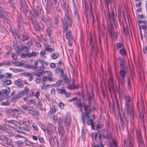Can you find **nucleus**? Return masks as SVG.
<instances>
[{
  "mask_svg": "<svg viewBox=\"0 0 147 147\" xmlns=\"http://www.w3.org/2000/svg\"><path fill=\"white\" fill-rule=\"evenodd\" d=\"M61 6L65 12V17H63L67 20L68 25L70 26L71 24V16L69 10L68 4L65 0H59Z\"/></svg>",
  "mask_w": 147,
  "mask_h": 147,
  "instance_id": "obj_1",
  "label": "nucleus"
},
{
  "mask_svg": "<svg viewBox=\"0 0 147 147\" xmlns=\"http://www.w3.org/2000/svg\"><path fill=\"white\" fill-rule=\"evenodd\" d=\"M125 108L127 113H131L132 115L133 111V98L129 95L125 96Z\"/></svg>",
  "mask_w": 147,
  "mask_h": 147,
  "instance_id": "obj_2",
  "label": "nucleus"
},
{
  "mask_svg": "<svg viewBox=\"0 0 147 147\" xmlns=\"http://www.w3.org/2000/svg\"><path fill=\"white\" fill-rule=\"evenodd\" d=\"M61 21L63 25V27L65 32L66 33L65 36L67 39H74V36L72 34L71 32L68 30V27H71L72 25V21H71V24L70 26L68 25L67 21L64 18H62L61 19Z\"/></svg>",
  "mask_w": 147,
  "mask_h": 147,
  "instance_id": "obj_3",
  "label": "nucleus"
},
{
  "mask_svg": "<svg viewBox=\"0 0 147 147\" xmlns=\"http://www.w3.org/2000/svg\"><path fill=\"white\" fill-rule=\"evenodd\" d=\"M108 87L109 91L112 92H114L117 89L116 81L114 80L111 76L110 77L109 80Z\"/></svg>",
  "mask_w": 147,
  "mask_h": 147,
  "instance_id": "obj_4",
  "label": "nucleus"
},
{
  "mask_svg": "<svg viewBox=\"0 0 147 147\" xmlns=\"http://www.w3.org/2000/svg\"><path fill=\"white\" fill-rule=\"evenodd\" d=\"M117 14H115L113 9L111 8V12L107 15V18L109 20H112L113 24L116 26L117 24L116 20Z\"/></svg>",
  "mask_w": 147,
  "mask_h": 147,
  "instance_id": "obj_5",
  "label": "nucleus"
},
{
  "mask_svg": "<svg viewBox=\"0 0 147 147\" xmlns=\"http://www.w3.org/2000/svg\"><path fill=\"white\" fill-rule=\"evenodd\" d=\"M73 5V11L74 13V20L75 22L76 23H78L80 20V17L78 12L77 10V6L75 3V1L74 0H72Z\"/></svg>",
  "mask_w": 147,
  "mask_h": 147,
  "instance_id": "obj_6",
  "label": "nucleus"
},
{
  "mask_svg": "<svg viewBox=\"0 0 147 147\" xmlns=\"http://www.w3.org/2000/svg\"><path fill=\"white\" fill-rule=\"evenodd\" d=\"M10 92V89L9 88H7L5 89L2 90L0 91V102L2 101L4 97L9 95Z\"/></svg>",
  "mask_w": 147,
  "mask_h": 147,
  "instance_id": "obj_7",
  "label": "nucleus"
},
{
  "mask_svg": "<svg viewBox=\"0 0 147 147\" xmlns=\"http://www.w3.org/2000/svg\"><path fill=\"white\" fill-rule=\"evenodd\" d=\"M84 111V115L85 119L86 120H87L89 117V113L91 111V109H89L88 107L85 104L83 107Z\"/></svg>",
  "mask_w": 147,
  "mask_h": 147,
  "instance_id": "obj_8",
  "label": "nucleus"
},
{
  "mask_svg": "<svg viewBox=\"0 0 147 147\" xmlns=\"http://www.w3.org/2000/svg\"><path fill=\"white\" fill-rule=\"evenodd\" d=\"M49 25L50 26H49V25H47V32L49 38L52 39L53 37L52 36V33L51 32V27L53 25V23L51 19H50V24Z\"/></svg>",
  "mask_w": 147,
  "mask_h": 147,
  "instance_id": "obj_9",
  "label": "nucleus"
},
{
  "mask_svg": "<svg viewBox=\"0 0 147 147\" xmlns=\"http://www.w3.org/2000/svg\"><path fill=\"white\" fill-rule=\"evenodd\" d=\"M4 121L5 123V125L9 126L11 128H15L16 127V125L14 124L15 121L13 120H11L9 121L5 119Z\"/></svg>",
  "mask_w": 147,
  "mask_h": 147,
  "instance_id": "obj_10",
  "label": "nucleus"
},
{
  "mask_svg": "<svg viewBox=\"0 0 147 147\" xmlns=\"http://www.w3.org/2000/svg\"><path fill=\"white\" fill-rule=\"evenodd\" d=\"M128 140L129 142V146H134V135L132 133L128 134Z\"/></svg>",
  "mask_w": 147,
  "mask_h": 147,
  "instance_id": "obj_11",
  "label": "nucleus"
},
{
  "mask_svg": "<svg viewBox=\"0 0 147 147\" xmlns=\"http://www.w3.org/2000/svg\"><path fill=\"white\" fill-rule=\"evenodd\" d=\"M48 134L50 138V144L54 146L55 144V140L56 138V136H54V134H52L51 132H48Z\"/></svg>",
  "mask_w": 147,
  "mask_h": 147,
  "instance_id": "obj_12",
  "label": "nucleus"
},
{
  "mask_svg": "<svg viewBox=\"0 0 147 147\" xmlns=\"http://www.w3.org/2000/svg\"><path fill=\"white\" fill-rule=\"evenodd\" d=\"M48 127L50 131H48V132H51L53 134L56 131V129L55 127L52 124L49 123L48 124Z\"/></svg>",
  "mask_w": 147,
  "mask_h": 147,
  "instance_id": "obj_13",
  "label": "nucleus"
},
{
  "mask_svg": "<svg viewBox=\"0 0 147 147\" xmlns=\"http://www.w3.org/2000/svg\"><path fill=\"white\" fill-rule=\"evenodd\" d=\"M1 140L6 144L10 145L12 142L11 140L5 136H3L1 139Z\"/></svg>",
  "mask_w": 147,
  "mask_h": 147,
  "instance_id": "obj_14",
  "label": "nucleus"
},
{
  "mask_svg": "<svg viewBox=\"0 0 147 147\" xmlns=\"http://www.w3.org/2000/svg\"><path fill=\"white\" fill-rule=\"evenodd\" d=\"M3 131H5L7 133L9 136L11 137H13L15 136V134L13 133L12 131L7 128L6 126H5Z\"/></svg>",
  "mask_w": 147,
  "mask_h": 147,
  "instance_id": "obj_15",
  "label": "nucleus"
},
{
  "mask_svg": "<svg viewBox=\"0 0 147 147\" xmlns=\"http://www.w3.org/2000/svg\"><path fill=\"white\" fill-rule=\"evenodd\" d=\"M56 108L55 107L51 108L48 113V116L50 117H52L53 115L54 114V113L56 112Z\"/></svg>",
  "mask_w": 147,
  "mask_h": 147,
  "instance_id": "obj_16",
  "label": "nucleus"
},
{
  "mask_svg": "<svg viewBox=\"0 0 147 147\" xmlns=\"http://www.w3.org/2000/svg\"><path fill=\"white\" fill-rule=\"evenodd\" d=\"M20 110L18 109H7L6 110V112L8 114H11L19 112Z\"/></svg>",
  "mask_w": 147,
  "mask_h": 147,
  "instance_id": "obj_17",
  "label": "nucleus"
},
{
  "mask_svg": "<svg viewBox=\"0 0 147 147\" xmlns=\"http://www.w3.org/2000/svg\"><path fill=\"white\" fill-rule=\"evenodd\" d=\"M41 19L42 21L46 24L47 25H49V23L50 24V19H47L45 16L42 15L41 16Z\"/></svg>",
  "mask_w": 147,
  "mask_h": 147,
  "instance_id": "obj_18",
  "label": "nucleus"
},
{
  "mask_svg": "<svg viewBox=\"0 0 147 147\" xmlns=\"http://www.w3.org/2000/svg\"><path fill=\"white\" fill-rule=\"evenodd\" d=\"M130 71L131 78L133 80L135 77V74L133 65L129 67Z\"/></svg>",
  "mask_w": 147,
  "mask_h": 147,
  "instance_id": "obj_19",
  "label": "nucleus"
},
{
  "mask_svg": "<svg viewBox=\"0 0 147 147\" xmlns=\"http://www.w3.org/2000/svg\"><path fill=\"white\" fill-rule=\"evenodd\" d=\"M20 9L25 14L28 13V7L26 5L20 6Z\"/></svg>",
  "mask_w": 147,
  "mask_h": 147,
  "instance_id": "obj_20",
  "label": "nucleus"
},
{
  "mask_svg": "<svg viewBox=\"0 0 147 147\" xmlns=\"http://www.w3.org/2000/svg\"><path fill=\"white\" fill-rule=\"evenodd\" d=\"M138 143L139 147H144V144L141 135H139L138 137Z\"/></svg>",
  "mask_w": 147,
  "mask_h": 147,
  "instance_id": "obj_21",
  "label": "nucleus"
},
{
  "mask_svg": "<svg viewBox=\"0 0 147 147\" xmlns=\"http://www.w3.org/2000/svg\"><path fill=\"white\" fill-rule=\"evenodd\" d=\"M128 115H129V117L130 118V124L132 127H134V111L132 112V115L131 113H127Z\"/></svg>",
  "mask_w": 147,
  "mask_h": 147,
  "instance_id": "obj_22",
  "label": "nucleus"
},
{
  "mask_svg": "<svg viewBox=\"0 0 147 147\" xmlns=\"http://www.w3.org/2000/svg\"><path fill=\"white\" fill-rule=\"evenodd\" d=\"M64 122L67 124L68 126L69 125L71 122V117L69 115H67L66 118L64 120Z\"/></svg>",
  "mask_w": 147,
  "mask_h": 147,
  "instance_id": "obj_23",
  "label": "nucleus"
},
{
  "mask_svg": "<svg viewBox=\"0 0 147 147\" xmlns=\"http://www.w3.org/2000/svg\"><path fill=\"white\" fill-rule=\"evenodd\" d=\"M62 141L61 147H66V144L67 143V138L65 137L62 138H60Z\"/></svg>",
  "mask_w": 147,
  "mask_h": 147,
  "instance_id": "obj_24",
  "label": "nucleus"
},
{
  "mask_svg": "<svg viewBox=\"0 0 147 147\" xmlns=\"http://www.w3.org/2000/svg\"><path fill=\"white\" fill-rule=\"evenodd\" d=\"M119 61L120 65L122 67L123 69H126L125 67V60L124 59H122L121 57H119Z\"/></svg>",
  "mask_w": 147,
  "mask_h": 147,
  "instance_id": "obj_25",
  "label": "nucleus"
},
{
  "mask_svg": "<svg viewBox=\"0 0 147 147\" xmlns=\"http://www.w3.org/2000/svg\"><path fill=\"white\" fill-rule=\"evenodd\" d=\"M91 51L92 52H93L95 54L97 52V49L96 47V45L94 42L93 43L92 45H91Z\"/></svg>",
  "mask_w": 147,
  "mask_h": 147,
  "instance_id": "obj_26",
  "label": "nucleus"
},
{
  "mask_svg": "<svg viewBox=\"0 0 147 147\" xmlns=\"http://www.w3.org/2000/svg\"><path fill=\"white\" fill-rule=\"evenodd\" d=\"M94 94L92 92L88 94V100L90 104H91V102L92 101V100L94 98Z\"/></svg>",
  "mask_w": 147,
  "mask_h": 147,
  "instance_id": "obj_27",
  "label": "nucleus"
},
{
  "mask_svg": "<svg viewBox=\"0 0 147 147\" xmlns=\"http://www.w3.org/2000/svg\"><path fill=\"white\" fill-rule=\"evenodd\" d=\"M58 133L61 137V138L65 137L64 136L63 133V128L62 127H58Z\"/></svg>",
  "mask_w": 147,
  "mask_h": 147,
  "instance_id": "obj_28",
  "label": "nucleus"
},
{
  "mask_svg": "<svg viewBox=\"0 0 147 147\" xmlns=\"http://www.w3.org/2000/svg\"><path fill=\"white\" fill-rule=\"evenodd\" d=\"M54 27L57 28L59 26L58 23H59V18L57 16L54 17Z\"/></svg>",
  "mask_w": 147,
  "mask_h": 147,
  "instance_id": "obj_29",
  "label": "nucleus"
},
{
  "mask_svg": "<svg viewBox=\"0 0 147 147\" xmlns=\"http://www.w3.org/2000/svg\"><path fill=\"white\" fill-rule=\"evenodd\" d=\"M19 80V79H18V80L16 81L15 83L18 88H22L23 87L24 85L22 82Z\"/></svg>",
  "mask_w": 147,
  "mask_h": 147,
  "instance_id": "obj_30",
  "label": "nucleus"
},
{
  "mask_svg": "<svg viewBox=\"0 0 147 147\" xmlns=\"http://www.w3.org/2000/svg\"><path fill=\"white\" fill-rule=\"evenodd\" d=\"M87 124L91 126V129L92 130L94 129L95 126L94 125V121L92 119H90L88 120Z\"/></svg>",
  "mask_w": 147,
  "mask_h": 147,
  "instance_id": "obj_31",
  "label": "nucleus"
},
{
  "mask_svg": "<svg viewBox=\"0 0 147 147\" xmlns=\"http://www.w3.org/2000/svg\"><path fill=\"white\" fill-rule=\"evenodd\" d=\"M110 147H119L118 143L114 139H112V143L110 144Z\"/></svg>",
  "mask_w": 147,
  "mask_h": 147,
  "instance_id": "obj_32",
  "label": "nucleus"
},
{
  "mask_svg": "<svg viewBox=\"0 0 147 147\" xmlns=\"http://www.w3.org/2000/svg\"><path fill=\"white\" fill-rule=\"evenodd\" d=\"M98 133L99 135V138L100 140L106 139V137L103 134V131H101V132H98Z\"/></svg>",
  "mask_w": 147,
  "mask_h": 147,
  "instance_id": "obj_33",
  "label": "nucleus"
},
{
  "mask_svg": "<svg viewBox=\"0 0 147 147\" xmlns=\"http://www.w3.org/2000/svg\"><path fill=\"white\" fill-rule=\"evenodd\" d=\"M21 107L24 110L26 111H31L33 110V108L32 107L30 106H21Z\"/></svg>",
  "mask_w": 147,
  "mask_h": 147,
  "instance_id": "obj_34",
  "label": "nucleus"
},
{
  "mask_svg": "<svg viewBox=\"0 0 147 147\" xmlns=\"http://www.w3.org/2000/svg\"><path fill=\"white\" fill-rule=\"evenodd\" d=\"M8 3L10 7L14 9L16 8L14 2L13 0H8Z\"/></svg>",
  "mask_w": 147,
  "mask_h": 147,
  "instance_id": "obj_35",
  "label": "nucleus"
},
{
  "mask_svg": "<svg viewBox=\"0 0 147 147\" xmlns=\"http://www.w3.org/2000/svg\"><path fill=\"white\" fill-rule=\"evenodd\" d=\"M125 69H123L120 71V74L121 77H126L128 75L127 72L125 71Z\"/></svg>",
  "mask_w": 147,
  "mask_h": 147,
  "instance_id": "obj_36",
  "label": "nucleus"
},
{
  "mask_svg": "<svg viewBox=\"0 0 147 147\" xmlns=\"http://www.w3.org/2000/svg\"><path fill=\"white\" fill-rule=\"evenodd\" d=\"M13 49L16 50L17 54H19L20 52L21 51V49L19 48L17 45L14 44L13 45Z\"/></svg>",
  "mask_w": 147,
  "mask_h": 147,
  "instance_id": "obj_37",
  "label": "nucleus"
},
{
  "mask_svg": "<svg viewBox=\"0 0 147 147\" xmlns=\"http://www.w3.org/2000/svg\"><path fill=\"white\" fill-rule=\"evenodd\" d=\"M90 15L91 18H92V20L93 23H94L95 22V21L94 20V16L93 12L92 11V8L91 7V4L90 3Z\"/></svg>",
  "mask_w": 147,
  "mask_h": 147,
  "instance_id": "obj_38",
  "label": "nucleus"
},
{
  "mask_svg": "<svg viewBox=\"0 0 147 147\" xmlns=\"http://www.w3.org/2000/svg\"><path fill=\"white\" fill-rule=\"evenodd\" d=\"M37 100L38 102V104L37 105V107L41 110H43L44 108L42 107L43 104L41 101L40 99H37Z\"/></svg>",
  "mask_w": 147,
  "mask_h": 147,
  "instance_id": "obj_39",
  "label": "nucleus"
},
{
  "mask_svg": "<svg viewBox=\"0 0 147 147\" xmlns=\"http://www.w3.org/2000/svg\"><path fill=\"white\" fill-rule=\"evenodd\" d=\"M21 51H23L26 52V56L27 54L29 52V49L26 46H25L22 47V48L21 49Z\"/></svg>",
  "mask_w": 147,
  "mask_h": 147,
  "instance_id": "obj_40",
  "label": "nucleus"
},
{
  "mask_svg": "<svg viewBox=\"0 0 147 147\" xmlns=\"http://www.w3.org/2000/svg\"><path fill=\"white\" fill-rule=\"evenodd\" d=\"M37 55L36 53V52L34 51L32 52V53H30V52L27 54V56L28 58H31L32 57H34L36 56Z\"/></svg>",
  "mask_w": 147,
  "mask_h": 147,
  "instance_id": "obj_41",
  "label": "nucleus"
},
{
  "mask_svg": "<svg viewBox=\"0 0 147 147\" xmlns=\"http://www.w3.org/2000/svg\"><path fill=\"white\" fill-rule=\"evenodd\" d=\"M29 39V37L28 35L23 34L22 35L21 37V40L22 41H24L28 40Z\"/></svg>",
  "mask_w": 147,
  "mask_h": 147,
  "instance_id": "obj_42",
  "label": "nucleus"
},
{
  "mask_svg": "<svg viewBox=\"0 0 147 147\" xmlns=\"http://www.w3.org/2000/svg\"><path fill=\"white\" fill-rule=\"evenodd\" d=\"M143 24L141 25L140 27L141 29L144 30V31L145 30L146 27H147V22L146 21H143Z\"/></svg>",
  "mask_w": 147,
  "mask_h": 147,
  "instance_id": "obj_43",
  "label": "nucleus"
},
{
  "mask_svg": "<svg viewBox=\"0 0 147 147\" xmlns=\"http://www.w3.org/2000/svg\"><path fill=\"white\" fill-rule=\"evenodd\" d=\"M81 136L83 140L85 141L86 138V133L84 129H82L81 132Z\"/></svg>",
  "mask_w": 147,
  "mask_h": 147,
  "instance_id": "obj_44",
  "label": "nucleus"
},
{
  "mask_svg": "<svg viewBox=\"0 0 147 147\" xmlns=\"http://www.w3.org/2000/svg\"><path fill=\"white\" fill-rule=\"evenodd\" d=\"M59 56V54L58 53H56L52 54L51 57L53 59H55Z\"/></svg>",
  "mask_w": 147,
  "mask_h": 147,
  "instance_id": "obj_45",
  "label": "nucleus"
},
{
  "mask_svg": "<svg viewBox=\"0 0 147 147\" xmlns=\"http://www.w3.org/2000/svg\"><path fill=\"white\" fill-rule=\"evenodd\" d=\"M107 142L105 140H102L100 141L96 147H103V144H106Z\"/></svg>",
  "mask_w": 147,
  "mask_h": 147,
  "instance_id": "obj_46",
  "label": "nucleus"
},
{
  "mask_svg": "<svg viewBox=\"0 0 147 147\" xmlns=\"http://www.w3.org/2000/svg\"><path fill=\"white\" fill-rule=\"evenodd\" d=\"M1 5H0V13L2 14H7V11L3 8L1 6Z\"/></svg>",
  "mask_w": 147,
  "mask_h": 147,
  "instance_id": "obj_47",
  "label": "nucleus"
},
{
  "mask_svg": "<svg viewBox=\"0 0 147 147\" xmlns=\"http://www.w3.org/2000/svg\"><path fill=\"white\" fill-rule=\"evenodd\" d=\"M80 111L82 113V116H81V119L82 120V122L83 123H85V116L84 115V113H83V110L82 109V107L80 108Z\"/></svg>",
  "mask_w": 147,
  "mask_h": 147,
  "instance_id": "obj_48",
  "label": "nucleus"
},
{
  "mask_svg": "<svg viewBox=\"0 0 147 147\" xmlns=\"http://www.w3.org/2000/svg\"><path fill=\"white\" fill-rule=\"evenodd\" d=\"M19 98V96L17 95V94L12 98L11 99V101L12 102H15Z\"/></svg>",
  "mask_w": 147,
  "mask_h": 147,
  "instance_id": "obj_49",
  "label": "nucleus"
},
{
  "mask_svg": "<svg viewBox=\"0 0 147 147\" xmlns=\"http://www.w3.org/2000/svg\"><path fill=\"white\" fill-rule=\"evenodd\" d=\"M120 53L122 55L126 56L127 55V53L126 50L123 49H121L119 50Z\"/></svg>",
  "mask_w": 147,
  "mask_h": 147,
  "instance_id": "obj_50",
  "label": "nucleus"
},
{
  "mask_svg": "<svg viewBox=\"0 0 147 147\" xmlns=\"http://www.w3.org/2000/svg\"><path fill=\"white\" fill-rule=\"evenodd\" d=\"M34 25V29L36 31H39V30L40 28L38 25L37 22H35L33 24Z\"/></svg>",
  "mask_w": 147,
  "mask_h": 147,
  "instance_id": "obj_51",
  "label": "nucleus"
},
{
  "mask_svg": "<svg viewBox=\"0 0 147 147\" xmlns=\"http://www.w3.org/2000/svg\"><path fill=\"white\" fill-rule=\"evenodd\" d=\"M57 92L61 94H64L66 93V90L65 89L57 88Z\"/></svg>",
  "mask_w": 147,
  "mask_h": 147,
  "instance_id": "obj_52",
  "label": "nucleus"
},
{
  "mask_svg": "<svg viewBox=\"0 0 147 147\" xmlns=\"http://www.w3.org/2000/svg\"><path fill=\"white\" fill-rule=\"evenodd\" d=\"M127 84L128 87L129 89H130L131 88V82L130 80L129 77L128 76H127Z\"/></svg>",
  "mask_w": 147,
  "mask_h": 147,
  "instance_id": "obj_53",
  "label": "nucleus"
},
{
  "mask_svg": "<svg viewBox=\"0 0 147 147\" xmlns=\"http://www.w3.org/2000/svg\"><path fill=\"white\" fill-rule=\"evenodd\" d=\"M4 78H10L12 77L13 75L10 73H6L4 74Z\"/></svg>",
  "mask_w": 147,
  "mask_h": 147,
  "instance_id": "obj_54",
  "label": "nucleus"
},
{
  "mask_svg": "<svg viewBox=\"0 0 147 147\" xmlns=\"http://www.w3.org/2000/svg\"><path fill=\"white\" fill-rule=\"evenodd\" d=\"M58 120L56 121L55 122H58V127H61V125L63 121L62 119H61V117H59V118H58Z\"/></svg>",
  "mask_w": 147,
  "mask_h": 147,
  "instance_id": "obj_55",
  "label": "nucleus"
},
{
  "mask_svg": "<svg viewBox=\"0 0 147 147\" xmlns=\"http://www.w3.org/2000/svg\"><path fill=\"white\" fill-rule=\"evenodd\" d=\"M10 104V101L9 100H7L6 102H3L1 103V105L3 106H7L9 105Z\"/></svg>",
  "mask_w": 147,
  "mask_h": 147,
  "instance_id": "obj_56",
  "label": "nucleus"
},
{
  "mask_svg": "<svg viewBox=\"0 0 147 147\" xmlns=\"http://www.w3.org/2000/svg\"><path fill=\"white\" fill-rule=\"evenodd\" d=\"M45 7L47 13H50L51 12V9L49 7V4L48 3H46Z\"/></svg>",
  "mask_w": 147,
  "mask_h": 147,
  "instance_id": "obj_57",
  "label": "nucleus"
},
{
  "mask_svg": "<svg viewBox=\"0 0 147 147\" xmlns=\"http://www.w3.org/2000/svg\"><path fill=\"white\" fill-rule=\"evenodd\" d=\"M11 64V63L9 62L5 61L2 63H0V66L4 65H9Z\"/></svg>",
  "mask_w": 147,
  "mask_h": 147,
  "instance_id": "obj_58",
  "label": "nucleus"
},
{
  "mask_svg": "<svg viewBox=\"0 0 147 147\" xmlns=\"http://www.w3.org/2000/svg\"><path fill=\"white\" fill-rule=\"evenodd\" d=\"M29 88L28 87L26 86L24 90H23L24 94H26V95H28L29 92Z\"/></svg>",
  "mask_w": 147,
  "mask_h": 147,
  "instance_id": "obj_59",
  "label": "nucleus"
},
{
  "mask_svg": "<svg viewBox=\"0 0 147 147\" xmlns=\"http://www.w3.org/2000/svg\"><path fill=\"white\" fill-rule=\"evenodd\" d=\"M112 36V38L114 40L117 39V33L112 32L111 34H110Z\"/></svg>",
  "mask_w": 147,
  "mask_h": 147,
  "instance_id": "obj_60",
  "label": "nucleus"
},
{
  "mask_svg": "<svg viewBox=\"0 0 147 147\" xmlns=\"http://www.w3.org/2000/svg\"><path fill=\"white\" fill-rule=\"evenodd\" d=\"M11 57L12 59L15 61L17 60V57L16 54L14 53H13L11 54Z\"/></svg>",
  "mask_w": 147,
  "mask_h": 147,
  "instance_id": "obj_61",
  "label": "nucleus"
},
{
  "mask_svg": "<svg viewBox=\"0 0 147 147\" xmlns=\"http://www.w3.org/2000/svg\"><path fill=\"white\" fill-rule=\"evenodd\" d=\"M38 124L43 130H46V126L44 124L40 122L38 123Z\"/></svg>",
  "mask_w": 147,
  "mask_h": 147,
  "instance_id": "obj_62",
  "label": "nucleus"
},
{
  "mask_svg": "<svg viewBox=\"0 0 147 147\" xmlns=\"http://www.w3.org/2000/svg\"><path fill=\"white\" fill-rule=\"evenodd\" d=\"M32 114L33 116H38L39 115V113L38 111H32Z\"/></svg>",
  "mask_w": 147,
  "mask_h": 147,
  "instance_id": "obj_63",
  "label": "nucleus"
},
{
  "mask_svg": "<svg viewBox=\"0 0 147 147\" xmlns=\"http://www.w3.org/2000/svg\"><path fill=\"white\" fill-rule=\"evenodd\" d=\"M24 94H25L24 92L23 91V90H22L21 91H20L18 92V94H17V95L20 98L22 97L23 95H24Z\"/></svg>",
  "mask_w": 147,
  "mask_h": 147,
  "instance_id": "obj_64",
  "label": "nucleus"
}]
</instances>
